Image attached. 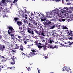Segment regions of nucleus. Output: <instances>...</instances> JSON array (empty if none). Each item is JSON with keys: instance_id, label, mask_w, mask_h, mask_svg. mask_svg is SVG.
Wrapping results in <instances>:
<instances>
[{"instance_id": "nucleus-60", "label": "nucleus", "mask_w": 73, "mask_h": 73, "mask_svg": "<svg viewBox=\"0 0 73 73\" xmlns=\"http://www.w3.org/2000/svg\"><path fill=\"white\" fill-rule=\"evenodd\" d=\"M9 68L10 69H12V67H9Z\"/></svg>"}, {"instance_id": "nucleus-49", "label": "nucleus", "mask_w": 73, "mask_h": 73, "mask_svg": "<svg viewBox=\"0 0 73 73\" xmlns=\"http://www.w3.org/2000/svg\"><path fill=\"white\" fill-rule=\"evenodd\" d=\"M31 33L32 35H34V32H33V31H32Z\"/></svg>"}, {"instance_id": "nucleus-28", "label": "nucleus", "mask_w": 73, "mask_h": 73, "mask_svg": "<svg viewBox=\"0 0 73 73\" xmlns=\"http://www.w3.org/2000/svg\"><path fill=\"white\" fill-rule=\"evenodd\" d=\"M38 48H43V45H42V46H38Z\"/></svg>"}, {"instance_id": "nucleus-36", "label": "nucleus", "mask_w": 73, "mask_h": 73, "mask_svg": "<svg viewBox=\"0 0 73 73\" xmlns=\"http://www.w3.org/2000/svg\"><path fill=\"white\" fill-rule=\"evenodd\" d=\"M22 55H23V56H26V54H25V53H23V52H22Z\"/></svg>"}, {"instance_id": "nucleus-57", "label": "nucleus", "mask_w": 73, "mask_h": 73, "mask_svg": "<svg viewBox=\"0 0 73 73\" xmlns=\"http://www.w3.org/2000/svg\"><path fill=\"white\" fill-rule=\"evenodd\" d=\"M65 70H68V68H67V67H66L65 68Z\"/></svg>"}, {"instance_id": "nucleus-47", "label": "nucleus", "mask_w": 73, "mask_h": 73, "mask_svg": "<svg viewBox=\"0 0 73 73\" xmlns=\"http://www.w3.org/2000/svg\"><path fill=\"white\" fill-rule=\"evenodd\" d=\"M18 0H14V1L13 2V3H15V2H17Z\"/></svg>"}, {"instance_id": "nucleus-53", "label": "nucleus", "mask_w": 73, "mask_h": 73, "mask_svg": "<svg viewBox=\"0 0 73 73\" xmlns=\"http://www.w3.org/2000/svg\"><path fill=\"white\" fill-rule=\"evenodd\" d=\"M37 69L38 70V73H40V70H39V69H38V68H37Z\"/></svg>"}, {"instance_id": "nucleus-11", "label": "nucleus", "mask_w": 73, "mask_h": 73, "mask_svg": "<svg viewBox=\"0 0 73 73\" xmlns=\"http://www.w3.org/2000/svg\"><path fill=\"white\" fill-rule=\"evenodd\" d=\"M38 41H35V44L37 46H40L41 45H42V44L40 43H38Z\"/></svg>"}, {"instance_id": "nucleus-25", "label": "nucleus", "mask_w": 73, "mask_h": 73, "mask_svg": "<svg viewBox=\"0 0 73 73\" xmlns=\"http://www.w3.org/2000/svg\"><path fill=\"white\" fill-rule=\"evenodd\" d=\"M64 17H61V18L60 19H59V21H60V22H61V21H62V19H63V18H64Z\"/></svg>"}, {"instance_id": "nucleus-62", "label": "nucleus", "mask_w": 73, "mask_h": 73, "mask_svg": "<svg viewBox=\"0 0 73 73\" xmlns=\"http://www.w3.org/2000/svg\"><path fill=\"white\" fill-rule=\"evenodd\" d=\"M1 37H0V40H1Z\"/></svg>"}, {"instance_id": "nucleus-50", "label": "nucleus", "mask_w": 73, "mask_h": 73, "mask_svg": "<svg viewBox=\"0 0 73 73\" xmlns=\"http://www.w3.org/2000/svg\"><path fill=\"white\" fill-rule=\"evenodd\" d=\"M44 37H40V38L42 40H43V39H44Z\"/></svg>"}, {"instance_id": "nucleus-12", "label": "nucleus", "mask_w": 73, "mask_h": 73, "mask_svg": "<svg viewBox=\"0 0 73 73\" xmlns=\"http://www.w3.org/2000/svg\"><path fill=\"white\" fill-rule=\"evenodd\" d=\"M62 9V8H60L58 9H57V8H56V9H54V10H53V12H54L55 13H56V11H57V10H59V9Z\"/></svg>"}, {"instance_id": "nucleus-31", "label": "nucleus", "mask_w": 73, "mask_h": 73, "mask_svg": "<svg viewBox=\"0 0 73 73\" xmlns=\"http://www.w3.org/2000/svg\"><path fill=\"white\" fill-rule=\"evenodd\" d=\"M53 42V40H50L49 43L50 44H52Z\"/></svg>"}, {"instance_id": "nucleus-24", "label": "nucleus", "mask_w": 73, "mask_h": 73, "mask_svg": "<svg viewBox=\"0 0 73 73\" xmlns=\"http://www.w3.org/2000/svg\"><path fill=\"white\" fill-rule=\"evenodd\" d=\"M35 32L36 33H37L38 35H40V32L39 31H37V30H35Z\"/></svg>"}, {"instance_id": "nucleus-45", "label": "nucleus", "mask_w": 73, "mask_h": 73, "mask_svg": "<svg viewBox=\"0 0 73 73\" xmlns=\"http://www.w3.org/2000/svg\"><path fill=\"white\" fill-rule=\"evenodd\" d=\"M63 29H67V27H64L63 28Z\"/></svg>"}, {"instance_id": "nucleus-3", "label": "nucleus", "mask_w": 73, "mask_h": 73, "mask_svg": "<svg viewBox=\"0 0 73 73\" xmlns=\"http://www.w3.org/2000/svg\"><path fill=\"white\" fill-rule=\"evenodd\" d=\"M70 14H68L67 15H65L64 16V18L66 19V20H67L68 21H70L73 20V14L72 15L73 17H70L71 15Z\"/></svg>"}, {"instance_id": "nucleus-48", "label": "nucleus", "mask_w": 73, "mask_h": 73, "mask_svg": "<svg viewBox=\"0 0 73 73\" xmlns=\"http://www.w3.org/2000/svg\"><path fill=\"white\" fill-rule=\"evenodd\" d=\"M65 20H66V18H65V19H62V21H65Z\"/></svg>"}, {"instance_id": "nucleus-63", "label": "nucleus", "mask_w": 73, "mask_h": 73, "mask_svg": "<svg viewBox=\"0 0 73 73\" xmlns=\"http://www.w3.org/2000/svg\"><path fill=\"white\" fill-rule=\"evenodd\" d=\"M18 37L19 38V39H20V38H21V37Z\"/></svg>"}, {"instance_id": "nucleus-64", "label": "nucleus", "mask_w": 73, "mask_h": 73, "mask_svg": "<svg viewBox=\"0 0 73 73\" xmlns=\"http://www.w3.org/2000/svg\"><path fill=\"white\" fill-rule=\"evenodd\" d=\"M44 42H45V40L44 39L42 40Z\"/></svg>"}, {"instance_id": "nucleus-21", "label": "nucleus", "mask_w": 73, "mask_h": 73, "mask_svg": "<svg viewBox=\"0 0 73 73\" xmlns=\"http://www.w3.org/2000/svg\"><path fill=\"white\" fill-rule=\"evenodd\" d=\"M1 1L2 3H5V4H7V3H8V2L7 1L5 0H2Z\"/></svg>"}, {"instance_id": "nucleus-19", "label": "nucleus", "mask_w": 73, "mask_h": 73, "mask_svg": "<svg viewBox=\"0 0 73 73\" xmlns=\"http://www.w3.org/2000/svg\"><path fill=\"white\" fill-rule=\"evenodd\" d=\"M11 40H13V41H15V38H16V39L17 40H19V39H18L17 38H15V37H11Z\"/></svg>"}, {"instance_id": "nucleus-9", "label": "nucleus", "mask_w": 73, "mask_h": 73, "mask_svg": "<svg viewBox=\"0 0 73 73\" xmlns=\"http://www.w3.org/2000/svg\"><path fill=\"white\" fill-rule=\"evenodd\" d=\"M17 24L18 25L19 27H20L21 25H22L23 24V23L20 21H18L17 22Z\"/></svg>"}, {"instance_id": "nucleus-17", "label": "nucleus", "mask_w": 73, "mask_h": 73, "mask_svg": "<svg viewBox=\"0 0 73 73\" xmlns=\"http://www.w3.org/2000/svg\"><path fill=\"white\" fill-rule=\"evenodd\" d=\"M15 49H19V48H20V46H19V45L17 44H15Z\"/></svg>"}, {"instance_id": "nucleus-39", "label": "nucleus", "mask_w": 73, "mask_h": 73, "mask_svg": "<svg viewBox=\"0 0 73 73\" xmlns=\"http://www.w3.org/2000/svg\"><path fill=\"white\" fill-rule=\"evenodd\" d=\"M7 60V59L6 58H5L3 60V61H6Z\"/></svg>"}, {"instance_id": "nucleus-29", "label": "nucleus", "mask_w": 73, "mask_h": 73, "mask_svg": "<svg viewBox=\"0 0 73 73\" xmlns=\"http://www.w3.org/2000/svg\"><path fill=\"white\" fill-rule=\"evenodd\" d=\"M27 17V14H25L24 15H23L22 16V17Z\"/></svg>"}, {"instance_id": "nucleus-8", "label": "nucleus", "mask_w": 73, "mask_h": 73, "mask_svg": "<svg viewBox=\"0 0 73 73\" xmlns=\"http://www.w3.org/2000/svg\"><path fill=\"white\" fill-rule=\"evenodd\" d=\"M5 49V46L0 44V49L1 50H4Z\"/></svg>"}, {"instance_id": "nucleus-54", "label": "nucleus", "mask_w": 73, "mask_h": 73, "mask_svg": "<svg viewBox=\"0 0 73 73\" xmlns=\"http://www.w3.org/2000/svg\"><path fill=\"white\" fill-rule=\"evenodd\" d=\"M25 17V19L26 20H28V18H27V17Z\"/></svg>"}, {"instance_id": "nucleus-26", "label": "nucleus", "mask_w": 73, "mask_h": 73, "mask_svg": "<svg viewBox=\"0 0 73 73\" xmlns=\"http://www.w3.org/2000/svg\"><path fill=\"white\" fill-rule=\"evenodd\" d=\"M69 70H70V71H69V70H66L67 72H68V73H72V71H71V69H69Z\"/></svg>"}, {"instance_id": "nucleus-59", "label": "nucleus", "mask_w": 73, "mask_h": 73, "mask_svg": "<svg viewBox=\"0 0 73 73\" xmlns=\"http://www.w3.org/2000/svg\"><path fill=\"white\" fill-rule=\"evenodd\" d=\"M12 52H15V50H12Z\"/></svg>"}, {"instance_id": "nucleus-51", "label": "nucleus", "mask_w": 73, "mask_h": 73, "mask_svg": "<svg viewBox=\"0 0 73 73\" xmlns=\"http://www.w3.org/2000/svg\"><path fill=\"white\" fill-rule=\"evenodd\" d=\"M68 5H72L73 4L72 3H68Z\"/></svg>"}, {"instance_id": "nucleus-14", "label": "nucleus", "mask_w": 73, "mask_h": 73, "mask_svg": "<svg viewBox=\"0 0 73 73\" xmlns=\"http://www.w3.org/2000/svg\"><path fill=\"white\" fill-rule=\"evenodd\" d=\"M55 26L56 28H58V29H60V27H61V25L57 24H55Z\"/></svg>"}, {"instance_id": "nucleus-30", "label": "nucleus", "mask_w": 73, "mask_h": 73, "mask_svg": "<svg viewBox=\"0 0 73 73\" xmlns=\"http://www.w3.org/2000/svg\"><path fill=\"white\" fill-rule=\"evenodd\" d=\"M41 36H45V34H44V32H42L41 33Z\"/></svg>"}, {"instance_id": "nucleus-41", "label": "nucleus", "mask_w": 73, "mask_h": 73, "mask_svg": "<svg viewBox=\"0 0 73 73\" xmlns=\"http://www.w3.org/2000/svg\"><path fill=\"white\" fill-rule=\"evenodd\" d=\"M7 53L9 54V53H10V50H7Z\"/></svg>"}, {"instance_id": "nucleus-55", "label": "nucleus", "mask_w": 73, "mask_h": 73, "mask_svg": "<svg viewBox=\"0 0 73 73\" xmlns=\"http://www.w3.org/2000/svg\"><path fill=\"white\" fill-rule=\"evenodd\" d=\"M59 32L60 33V35H61L62 33H61V31H60V30H59Z\"/></svg>"}, {"instance_id": "nucleus-7", "label": "nucleus", "mask_w": 73, "mask_h": 73, "mask_svg": "<svg viewBox=\"0 0 73 73\" xmlns=\"http://www.w3.org/2000/svg\"><path fill=\"white\" fill-rule=\"evenodd\" d=\"M31 21V23H32V24H33L35 25H36V27H38V26L37 25V22H36V21H35V20H32Z\"/></svg>"}, {"instance_id": "nucleus-6", "label": "nucleus", "mask_w": 73, "mask_h": 73, "mask_svg": "<svg viewBox=\"0 0 73 73\" xmlns=\"http://www.w3.org/2000/svg\"><path fill=\"white\" fill-rule=\"evenodd\" d=\"M23 21L24 23H26V24H27L28 25L29 27H31V26L32 25V24H31V23H29L28 24V21L25 19H23Z\"/></svg>"}, {"instance_id": "nucleus-58", "label": "nucleus", "mask_w": 73, "mask_h": 73, "mask_svg": "<svg viewBox=\"0 0 73 73\" xmlns=\"http://www.w3.org/2000/svg\"><path fill=\"white\" fill-rule=\"evenodd\" d=\"M1 58H5V57H4V56H1Z\"/></svg>"}, {"instance_id": "nucleus-23", "label": "nucleus", "mask_w": 73, "mask_h": 73, "mask_svg": "<svg viewBox=\"0 0 73 73\" xmlns=\"http://www.w3.org/2000/svg\"><path fill=\"white\" fill-rule=\"evenodd\" d=\"M14 21L15 22H17V20H19V18H14Z\"/></svg>"}, {"instance_id": "nucleus-15", "label": "nucleus", "mask_w": 73, "mask_h": 73, "mask_svg": "<svg viewBox=\"0 0 73 73\" xmlns=\"http://www.w3.org/2000/svg\"><path fill=\"white\" fill-rule=\"evenodd\" d=\"M11 59L13 60V61H16V58L15 56H13L11 57Z\"/></svg>"}, {"instance_id": "nucleus-56", "label": "nucleus", "mask_w": 73, "mask_h": 73, "mask_svg": "<svg viewBox=\"0 0 73 73\" xmlns=\"http://www.w3.org/2000/svg\"><path fill=\"white\" fill-rule=\"evenodd\" d=\"M15 5H16L17 7V3H15Z\"/></svg>"}, {"instance_id": "nucleus-13", "label": "nucleus", "mask_w": 73, "mask_h": 73, "mask_svg": "<svg viewBox=\"0 0 73 73\" xmlns=\"http://www.w3.org/2000/svg\"><path fill=\"white\" fill-rule=\"evenodd\" d=\"M26 29L28 33H31V31H32L31 29L28 27Z\"/></svg>"}, {"instance_id": "nucleus-61", "label": "nucleus", "mask_w": 73, "mask_h": 73, "mask_svg": "<svg viewBox=\"0 0 73 73\" xmlns=\"http://www.w3.org/2000/svg\"><path fill=\"white\" fill-rule=\"evenodd\" d=\"M56 1H58V2L59 1H60V0H56Z\"/></svg>"}, {"instance_id": "nucleus-2", "label": "nucleus", "mask_w": 73, "mask_h": 73, "mask_svg": "<svg viewBox=\"0 0 73 73\" xmlns=\"http://www.w3.org/2000/svg\"><path fill=\"white\" fill-rule=\"evenodd\" d=\"M7 28L9 29L8 31V32L9 35H10L11 37H12V36L14 37V35L12 34L13 33L15 32V31L12 27L11 26H9L7 27Z\"/></svg>"}, {"instance_id": "nucleus-18", "label": "nucleus", "mask_w": 73, "mask_h": 73, "mask_svg": "<svg viewBox=\"0 0 73 73\" xmlns=\"http://www.w3.org/2000/svg\"><path fill=\"white\" fill-rule=\"evenodd\" d=\"M43 24L45 26H46V25H49V23H48V21H46L45 22H44Z\"/></svg>"}, {"instance_id": "nucleus-5", "label": "nucleus", "mask_w": 73, "mask_h": 73, "mask_svg": "<svg viewBox=\"0 0 73 73\" xmlns=\"http://www.w3.org/2000/svg\"><path fill=\"white\" fill-rule=\"evenodd\" d=\"M31 51L33 52H30L29 54V55L31 56H33L34 55H36L37 54V52L34 50H33Z\"/></svg>"}, {"instance_id": "nucleus-10", "label": "nucleus", "mask_w": 73, "mask_h": 73, "mask_svg": "<svg viewBox=\"0 0 73 73\" xmlns=\"http://www.w3.org/2000/svg\"><path fill=\"white\" fill-rule=\"evenodd\" d=\"M56 45H55L54 46L53 45H50V49H55L56 48Z\"/></svg>"}, {"instance_id": "nucleus-32", "label": "nucleus", "mask_w": 73, "mask_h": 73, "mask_svg": "<svg viewBox=\"0 0 73 73\" xmlns=\"http://www.w3.org/2000/svg\"><path fill=\"white\" fill-rule=\"evenodd\" d=\"M24 43L25 45H27V40L24 41Z\"/></svg>"}, {"instance_id": "nucleus-35", "label": "nucleus", "mask_w": 73, "mask_h": 73, "mask_svg": "<svg viewBox=\"0 0 73 73\" xmlns=\"http://www.w3.org/2000/svg\"><path fill=\"white\" fill-rule=\"evenodd\" d=\"M19 49H20L21 50V51H23L24 50V49H23V48H19Z\"/></svg>"}, {"instance_id": "nucleus-27", "label": "nucleus", "mask_w": 73, "mask_h": 73, "mask_svg": "<svg viewBox=\"0 0 73 73\" xmlns=\"http://www.w3.org/2000/svg\"><path fill=\"white\" fill-rule=\"evenodd\" d=\"M52 12L50 11V13L49 12H47L46 14L47 15H52Z\"/></svg>"}, {"instance_id": "nucleus-44", "label": "nucleus", "mask_w": 73, "mask_h": 73, "mask_svg": "<svg viewBox=\"0 0 73 73\" xmlns=\"http://www.w3.org/2000/svg\"><path fill=\"white\" fill-rule=\"evenodd\" d=\"M19 29H20V30H22V27H19Z\"/></svg>"}, {"instance_id": "nucleus-1", "label": "nucleus", "mask_w": 73, "mask_h": 73, "mask_svg": "<svg viewBox=\"0 0 73 73\" xmlns=\"http://www.w3.org/2000/svg\"><path fill=\"white\" fill-rule=\"evenodd\" d=\"M64 10L63 9H61V11L62 10V11L61 12H60L59 13H56V14L58 15V16H59V17L61 16H62V15H66V14H69L68 13H72V12L73 11V9H70V10H68V11H66V10L67 11L68 10V8L67 7H64L63 8Z\"/></svg>"}, {"instance_id": "nucleus-40", "label": "nucleus", "mask_w": 73, "mask_h": 73, "mask_svg": "<svg viewBox=\"0 0 73 73\" xmlns=\"http://www.w3.org/2000/svg\"><path fill=\"white\" fill-rule=\"evenodd\" d=\"M59 44L60 45H61V46H63V44H62V43H60V42H59Z\"/></svg>"}, {"instance_id": "nucleus-43", "label": "nucleus", "mask_w": 73, "mask_h": 73, "mask_svg": "<svg viewBox=\"0 0 73 73\" xmlns=\"http://www.w3.org/2000/svg\"><path fill=\"white\" fill-rule=\"evenodd\" d=\"M23 48V46L22 45H20V48Z\"/></svg>"}, {"instance_id": "nucleus-34", "label": "nucleus", "mask_w": 73, "mask_h": 73, "mask_svg": "<svg viewBox=\"0 0 73 73\" xmlns=\"http://www.w3.org/2000/svg\"><path fill=\"white\" fill-rule=\"evenodd\" d=\"M11 64L12 65H14L15 64V61L11 62Z\"/></svg>"}, {"instance_id": "nucleus-4", "label": "nucleus", "mask_w": 73, "mask_h": 73, "mask_svg": "<svg viewBox=\"0 0 73 73\" xmlns=\"http://www.w3.org/2000/svg\"><path fill=\"white\" fill-rule=\"evenodd\" d=\"M72 42L70 41H68V42H65L64 44H63V46H64V47H70V45H72Z\"/></svg>"}, {"instance_id": "nucleus-37", "label": "nucleus", "mask_w": 73, "mask_h": 73, "mask_svg": "<svg viewBox=\"0 0 73 73\" xmlns=\"http://www.w3.org/2000/svg\"><path fill=\"white\" fill-rule=\"evenodd\" d=\"M27 70H28V71H30V70H31V69H30V67H28V68H27Z\"/></svg>"}, {"instance_id": "nucleus-22", "label": "nucleus", "mask_w": 73, "mask_h": 73, "mask_svg": "<svg viewBox=\"0 0 73 73\" xmlns=\"http://www.w3.org/2000/svg\"><path fill=\"white\" fill-rule=\"evenodd\" d=\"M55 27H56V25L55 24H54V25H53L52 26L50 27V29H53V28H54Z\"/></svg>"}, {"instance_id": "nucleus-20", "label": "nucleus", "mask_w": 73, "mask_h": 73, "mask_svg": "<svg viewBox=\"0 0 73 73\" xmlns=\"http://www.w3.org/2000/svg\"><path fill=\"white\" fill-rule=\"evenodd\" d=\"M64 37H60L59 38V40H60V41H62V40L64 39Z\"/></svg>"}, {"instance_id": "nucleus-38", "label": "nucleus", "mask_w": 73, "mask_h": 73, "mask_svg": "<svg viewBox=\"0 0 73 73\" xmlns=\"http://www.w3.org/2000/svg\"><path fill=\"white\" fill-rule=\"evenodd\" d=\"M68 39H69V40H73V37H70H70H68Z\"/></svg>"}, {"instance_id": "nucleus-42", "label": "nucleus", "mask_w": 73, "mask_h": 73, "mask_svg": "<svg viewBox=\"0 0 73 73\" xmlns=\"http://www.w3.org/2000/svg\"><path fill=\"white\" fill-rule=\"evenodd\" d=\"M48 25L49 24H51V22H50V21H48Z\"/></svg>"}, {"instance_id": "nucleus-33", "label": "nucleus", "mask_w": 73, "mask_h": 73, "mask_svg": "<svg viewBox=\"0 0 73 73\" xmlns=\"http://www.w3.org/2000/svg\"><path fill=\"white\" fill-rule=\"evenodd\" d=\"M68 39H69V37L67 38L66 37H64V40H68Z\"/></svg>"}, {"instance_id": "nucleus-46", "label": "nucleus", "mask_w": 73, "mask_h": 73, "mask_svg": "<svg viewBox=\"0 0 73 73\" xmlns=\"http://www.w3.org/2000/svg\"><path fill=\"white\" fill-rule=\"evenodd\" d=\"M46 19H41V21H45V20H46Z\"/></svg>"}, {"instance_id": "nucleus-52", "label": "nucleus", "mask_w": 73, "mask_h": 73, "mask_svg": "<svg viewBox=\"0 0 73 73\" xmlns=\"http://www.w3.org/2000/svg\"><path fill=\"white\" fill-rule=\"evenodd\" d=\"M3 17H6V15L5 14H4V15H3Z\"/></svg>"}, {"instance_id": "nucleus-16", "label": "nucleus", "mask_w": 73, "mask_h": 73, "mask_svg": "<svg viewBox=\"0 0 73 73\" xmlns=\"http://www.w3.org/2000/svg\"><path fill=\"white\" fill-rule=\"evenodd\" d=\"M43 47L44 50H46V45H43Z\"/></svg>"}]
</instances>
